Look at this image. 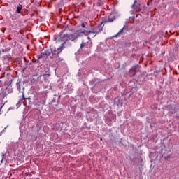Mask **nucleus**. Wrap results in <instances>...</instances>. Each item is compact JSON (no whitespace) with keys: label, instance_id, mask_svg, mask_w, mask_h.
<instances>
[{"label":"nucleus","instance_id":"obj_1","mask_svg":"<svg viewBox=\"0 0 179 179\" xmlns=\"http://www.w3.org/2000/svg\"><path fill=\"white\" fill-rule=\"evenodd\" d=\"M104 25H103L102 22L100 24L96 25L93 27L90 31H85L83 33L85 36H90V34H93V37H96L97 34H100L101 31H103V28Z\"/></svg>","mask_w":179,"mask_h":179},{"label":"nucleus","instance_id":"obj_2","mask_svg":"<svg viewBox=\"0 0 179 179\" xmlns=\"http://www.w3.org/2000/svg\"><path fill=\"white\" fill-rule=\"evenodd\" d=\"M65 44H66V41L64 42L59 48H58L55 50H52V55L50 56L51 59H54V58H57L59 57V54L62 52V50L65 48Z\"/></svg>","mask_w":179,"mask_h":179},{"label":"nucleus","instance_id":"obj_3","mask_svg":"<svg viewBox=\"0 0 179 179\" xmlns=\"http://www.w3.org/2000/svg\"><path fill=\"white\" fill-rule=\"evenodd\" d=\"M63 38L65 39L66 41H75L79 38V35L76 34H64L63 35Z\"/></svg>","mask_w":179,"mask_h":179},{"label":"nucleus","instance_id":"obj_4","mask_svg":"<svg viewBox=\"0 0 179 179\" xmlns=\"http://www.w3.org/2000/svg\"><path fill=\"white\" fill-rule=\"evenodd\" d=\"M13 92V90L8 86L6 89H1V94L3 95V99H5L8 94H10Z\"/></svg>","mask_w":179,"mask_h":179},{"label":"nucleus","instance_id":"obj_5","mask_svg":"<svg viewBox=\"0 0 179 179\" xmlns=\"http://www.w3.org/2000/svg\"><path fill=\"white\" fill-rule=\"evenodd\" d=\"M139 65H136L134 66L133 67H131L129 71V76L131 77L135 76V75H136V72H138V69H139Z\"/></svg>","mask_w":179,"mask_h":179},{"label":"nucleus","instance_id":"obj_6","mask_svg":"<svg viewBox=\"0 0 179 179\" xmlns=\"http://www.w3.org/2000/svg\"><path fill=\"white\" fill-rule=\"evenodd\" d=\"M131 8L134 12H141V3H138L137 0H135Z\"/></svg>","mask_w":179,"mask_h":179},{"label":"nucleus","instance_id":"obj_7","mask_svg":"<svg viewBox=\"0 0 179 179\" xmlns=\"http://www.w3.org/2000/svg\"><path fill=\"white\" fill-rule=\"evenodd\" d=\"M51 54H52V50H46L44 51V52H42L40 54L38 59H41L43 57H50V55H51Z\"/></svg>","mask_w":179,"mask_h":179},{"label":"nucleus","instance_id":"obj_8","mask_svg":"<svg viewBox=\"0 0 179 179\" xmlns=\"http://www.w3.org/2000/svg\"><path fill=\"white\" fill-rule=\"evenodd\" d=\"M115 20V15L114 14H110L107 20H105L104 21L102 22L103 23H113V21Z\"/></svg>","mask_w":179,"mask_h":179},{"label":"nucleus","instance_id":"obj_9","mask_svg":"<svg viewBox=\"0 0 179 179\" xmlns=\"http://www.w3.org/2000/svg\"><path fill=\"white\" fill-rule=\"evenodd\" d=\"M115 106H117V107H122V104H123V101L122 99H120V98H115Z\"/></svg>","mask_w":179,"mask_h":179},{"label":"nucleus","instance_id":"obj_10","mask_svg":"<svg viewBox=\"0 0 179 179\" xmlns=\"http://www.w3.org/2000/svg\"><path fill=\"white\" fill-rule=\"evenodd\" d=\"M20 83H22V80L18 79L16 83V86L17 87V90H19L20 92L22 90V88L20 87Z\"/></svg>","mask_w":179,"mask_h":179},{"label":"nucleus","instance_id":"obj_11","mask_svg":"<svg viewBox=\"0 0 179 179\" xmlns=\"http://www.w3.org/2000/svg\"><path fill=\"white\" fill-rule=\"evenodd\" d=\"M22 9H23V6H22V4H19L17 7V13H22Z\"/></svg>","mask_w":179,"mask_h":179},{"label":"nucleus","instance_id":"obj_12","mask_svg":"<svg viewBox=\"0 0 179 179\" xmlns=\"http://www.w3.org/2000/svg\"><path fill=\"white\" fill-rule=\"evenodd\" d=\"M124 29H125V26L123 27L120 31L116 34V37H118V36H121V34L124 32Z\"/></svg>","mask_w":179,"mask_h":179},{"label":"nucleus","instance_id":"obj_13","mask_svg":"<svg viewBox=\"0 0 179 179\" xmlns=\"http://www.w3.org/2000/svg\"><path fill=\"white\" fill-rule=\"evenodd\" d=\"M23 100H31V99H30V98H24V95L23 94V95H22V100H21V101H19V102L17 103V104H20V103H22V101H23Z\"/></svg>","mask_w":179,"mask_h":179},{"label":"nucleus","instance_id":"obj_14","mask_svg":"<svg viewBox=\"0 0 179 179\" xmlns=\"http://www.w3.org/2000/svg\"><path fill=\"white\" fill-rule=\"evenodd\" d=\"M43 78H44L45 82H48V80H47V78H50V75L49 74H44Z\"/></svg>","mask_w":179,"mask_h":179},{"label":"nucleus","instance_id":"obj_15","mask_svg":"<svg viewBox=\"0 0 179 179\" xmlns=\"http://www.w3.org/2000/svg\"><path fill=\"white\" fill-rule=\"evenodd\" d=\"M85 45H86V43H83L82 42V43L80 44V50H82V48H84Z\"/></svg>","mask_w":179,"mask_h":179},{"label":"nucleus","instance_id":"obj_16","mask_svg":"<svg viewBox=\"0 0 179 179\" xmlns=\"http://www.w3.org/2000/svg\"><path fill=\"white\" fill-rule=\"evenodd\" d=\"M39 103H40V104H43V106L45 105V101H44V100H41V101Z\"/></svg>","mask_w":179,"mask_h":179},{"label":"nucleus","instance_id":"obj_17","mask_svg":"<svg viewBox=\"0 0 179 179\" xmlns=\"http://www.w3.org/2000/svg\"><path fill=\"white\" fill-rule=\"evenodd\" d=\"M98 4L99 6H103V2H101V1L98 2Z\"/></svg>","mask_w":179,"mask_h":179},{"label":"nucleus","instance_id":"obj_18","mask_svg":"<svg viewBox=\"0 0 179 179\" xmlns=\"http://www.w3.org/2000/svg\"><path fill=\"white\" fill-rule=\"evenodd\" d=\"M81 27H83V29H85V27H86V25H85V23H82L81 24Z\"/></svg>","mask_w":179,"mask_h":179},{"label":"nucleus","instance_id":"obj_19","mask_svg":"<svg viewBox=\"0 0 179 179\" xmlns=\"http://www.w3.org/2000/svg\"><path fill=\"white\" fill-rule=\"evenodd\" d=\"M41 78V76H39L38 78H37V79H38V80H40V78Z\"/></svg>","mask_w":179,"mask_h":179},{"label":"nucleus","instance_id":"obj_20","mask_svg":"<svg viewBox=\"0 0 179 179\" xmlns=\"http://www.w3.org/2000/svg\"><path fill=\"white\" fill-rule=\"evenodd\" d=\"M36 106H40V103H37Z\"/></svg>","mask_w":179,"mask_h":179},{"label":"nucleus","instance_id":"obj_21","mask_svg":"<svg viewBox=\"0 0 179 179\" xmlns=\"http://www.w3.org/2000/svg\"><path fill=\"white\" fill-rule=\"evenodd\" d=\"M0 96H1V93H0Z\"/></svg>","mask_w":179,"mask_h":179}]
</instances>
